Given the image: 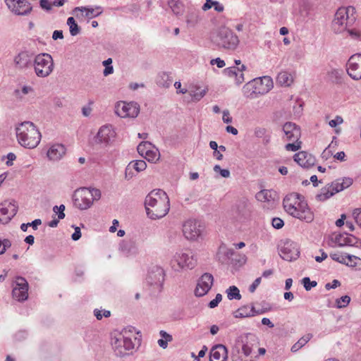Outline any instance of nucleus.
<instances>
[{"label":"nucleus","mask_w":361,"mask_h":361,"mask_svg":"<svg viewBox=\"0 0 361 361\" xmlns=\"http://www.w3.org/2000/svg\"><path fill=\"white\" fill-rule=\"evenodd\" d=\"M66 153V148L61 144L53 145L47 152V157L49 159L57 161L62 158Z\"/></svg>","instance_id":"c85d7f7f"},{"label":"nucleus","mask_w":361,"mask_h":361,"mask_svg":"<svg viewBox=\"0 0 361 361\" xmlns=\"http://www.w3.org/2000/svg\"><path fill=\"white\" fill-rule=\"evenodd\" d=\"M103 11L101 6H96L95 8L80 6L74 8L71 13L75 15L77 18H80V17H86L88 19H91L95 17L99 16L102 13Z\"/></svg>","instance_id":"5701e85b"},{"label":"nucleus","mask_w":361,"mask_h":361,"mask_svg":"<svg viewBox=\"0 0 361 361\" xmlns=\"http://www.w3.org/2000/svg\"><path fill=\"white\" fill-rule=\"evenodd\" d=\"M302 142L300 140L294 141L293 143H288L285 146V148L288 151L295 152L301 148Z\"/></svg>","instance_id":"3c124183"},{"label":"nucleus","mask_w":361,"mask_h":361,"mask_svg":"<svg viewBox=\"0 0 361 361\" xmlns=\"http://www.w3.org/2000/svg\"><path fill=\"white\" fill-rule=\"evenodd\" d=\"M39 6L47 12L52 9V4H50L49 0H39Z\"/></svg>","instance_id":"6e6d98bb"},{"label":"nucleus","mask_w":361,"mask_h":361,"mask_svg":"<svg viewBox=\"0 0 361 361\" xmlns=\"http://www.w3.org/2000/svg\"><path fill=\"white\" fill-rule=\"evenodd\" d=\"M34 54L28 51H20L13 59L15 68L23 70L31 67L33 64Z\"/></svg>","instance_id":"f3484780"},{"label":"nucleus","mask_w":361,"mask_h":361,"mask_svg":"<svg viewBox=\"0 0 361 361\" xmlns=\"http://www.w3.org/2000/svg\"><path fill=\"white\" fill-rule=\"evenodd\" d=\"M348 259V262L345 261V264L347 266L356 267L358 266V262L361 264V259L358 257L351 255H347L345 256V259Z\"/></svg>","instance_id":"37998d69"},{"label":"nucleus","mask_w":361,"mask_h":361,"mask_svg":"<svg viewBox=\"0 0 361 361\" xmlns=\"http://www.w3.org/2000/svg\"><path fill=\"white\" fill-rule=\"evenodd\" d=\"M214 282L213 276L209 273H204L198 280L195 294L197 297L206 295L211 289Z\"/></svg>","instance_id":"aec40b11"},{"label":"nucleus","mask_w":361,"mask_h":361,"mask_svg":"<svg viewBox=\"0 0 361 361\" xmlns=\"http://www.w3.org/2000/svg\"><path fill=\"white\" fill-rule=\"evenodd\" d=\"M147 167V164L144 160H137L131 161L126 169V176H128V171L132 169H135L137 172L144 171Z\"/></svg>","instance_id":"473e14b6"},{"label":"nucleus","mask_w":361,"mask_h":361,"mask_svg":"<svg viewBox=\"0 0 361 361\" xmlns=\"http://www.w3.org/2000/svg\"><path fill=\"white\" fill-rule=\"evenodd\" d=\"M347 73L349 76L355 80L361 79V54L352 55L347 63Z\"/></svg>","instance_id":"ddd939ff"},{"label":"nucleus","mask_w":361,"mask_h":361,"mask_svg":"<svg viewBox=\"0 0 361 361\" xmlns=\"http://www.w3.org/2000/svg\"><path fill=\"white\" fill-rule=\"evenodd\" d=\"M280 257L286 261L296 260L300 256V250L298 244L290 240L286 239L281 241L279 245Z\"/></svg>","instance_id":"0eeeda50"},{"label":"nucleus","mask_w":361,"mask_h":361,"mask_svg":"<svg viewBox=\"0 0 361 361\" xmlns=\"http://www.w3.org/2000/svg\"><path fill=\"white\" fill-rule=\"evenodd\" d=\"M342 185L344 187V189L348 188L350 187L353 183V180L351 178L345 177L343 178H341Z\"/></svg>","instance_id":"774afa93"},{"label":"nucleus","mask_w":361,"mask_h":361,"mask_svg":"<svg viewBox=\"0 0 361 361\" xmlns=\"http://www.w3.org/2000/svg\"><path fill=\"white\" fill-rule=\"evenodd\" d=\"M227 358V348L224 345L218 344L212 348L209 361H226Z\"/></svg>","instance_id":"bb28decb"},{"label":"nucleus","mask_w":361,"mask_h":361,"mask_svg":"<svg viewBox=\"0 0 361 361\" xmlns=\"http://www.w3.org/2000/svg\"><path fill=\"white\" fill-rule=\"evenodd\" d=\"M329 185V187H331V188L334 190L335 194L344 190V187L342 185L341 178H338Z\"/></svg>","instance_id":"49530a36"},{"label":"nucleus","mask_w":361,"mask_h":361,"mask_svg":"<svg viewBox=\"0 0 361 361\" xmlns=\"http://www.w3.org/2000/svg\"><path fill=\"white\" fill-rule=\"evenodd\" d=\"M140 112V106L137 102L129 103L121 102L116 106V113L122 118H135Z\"/></svg>","instance_id":"f8f14e48"},{"label":"nucleus","mask_w":361,"mask_h":361,"mask_svg":"<svg viewBox=\"0 0 361 361\" xmlns=\"http://www.w3.org/2000/svg\"><path fill=\"white\" fill-rule=\"evenodd\" d=\"M16 135L19 144L28 149L36 147L41 140L39 131L30 121H25L17 127Z\"/></svg>","instance_id":"7ed1b4c3"},{"label":"nucleus","mask_w":361,"mask_h":361,"mask_svg":"<svg viewBox=\"0 0 361 361\" xmlns=\"http://www.w3.org/2000/svg\"><path fill=\"white\" fill-rule=\"evenodd\" d=\"M212 40L216 46L224 49L234 50L239 44L238 36L229 28L222 27L212 36Z\"/></svg>","instance_id":"20e7f679"},{"label":"nucleus","mask_w":361,"mask_h":361,"mask_svg":"<svg viewBox=\"0 0 361 361\" xmlns=\"http://www.w3.org/2000/svg\"><path fill=\"white\" fill-rule=\"evenodd\" d=\"M67 25L69 27V31L71 36H76L80 32L81 28L77 24L73 17H69L67 19Z\"/></svg>","instance_id":"e433bc0d"},{"label":"nucleus","mask_w":361,"mask_h":361,"mask_svg":"<svg viewBox=\"0 0 361 361\" xmlns=\"http://www.w3.org/2000/svg\"><path fill=\"white\" fill-rule=\"evenodd\" d=\"M160 154L157 149L152 150V149H148L147 152H145V158L148 161L151 162H155L159 159Z\"/></svg>","instance_id":"a19ab883"},{"label":"nucleus","mask_w":361,"mask_h":361,"mask_svg":"<svg viewBox=\"0 0 361 361\" xmlns=\"http://www.w3.org/2000/svg\"><path fill=\"white\" fill-rule=\"evenodd\" d=\"M353 23L349 21L346 16V11L344 8H340L337 10L334 19L332 23L333 29L335 32L338 33L344 30L348 24Z\"/></svg>","instance_id":"412c9836"},{"label":"nucleus","mask_w":361,"mask_h":361,"mask_svg":"<svg viewBox=\"0 0 361 361\" xmlns=\"http://www.w3.org/2000/svg\"><path fill=\"white\" fill-rule=\"evenodd\" d=\"M14 284L12 295L14 299L19 302H23L28 298V288L29 285L27 280L22 276H17Z\"/></svg>","instance_id":"1a4fd4ad"},{"label":"nucleus","mask_w":361,"mask_h":361,"mask_svg":"<svg viewBox=\"0 0 361 361\" xmlns=\"http://www.w3.org/2000/svg\"><path fill=\"white\" fill-rule=\"evenodd\" d=\"M327 75L332 82L336 84L342 82V75H343L342 69H331L328 71Z\"/></svg>","instance_id":"f704fd0d"},{"label":"nucleus","mask_w":361,"mask_h":361,"mask_svg":"<svg viewBox=\"0 0 361 361\" xmlns=\"http://www.w3.org/2000/svg\"><path fill=\"white\" fill-rule=\"evenodd\" d=\"M312 337V334H307L300 338L297 343L291 347V351L295 353L303 347Z\"/></svg>","instance_id":"4c0bfd02"},{"label":"nucleus","mask_w":361,"mask_h":361,"mask_svg":"<svg viewBox=\"0 0 361 361\" xmlns=\"http://www.w3.org/2000/svg\"><path fill=\"white\" fill-rule=\"evenodd\" d=\"M120 247L123 252L126 253H130L136 248L135 242L133 240H123L121 243Z\"/></svg>","instance_id":"58836bf2"},{"label":"nucleus","mask_w":361,"mask_h":361,"mask_svg":"<svg viewBox=\"0 0 361 361\" xmlns=\"http://www.w3.org/2000/svg\"><path fill=\"white\" fill-rule=\"evenodd\" d=\"M302 196L298 193L286 196L283 201L285 211L295 218L311 222L314 219L313 213L307 202L302 200Z\"/></svg>","instance_id":"f03ea898"},{"label":"nucleus","mask_w":361,"mask_h":361,"mask_svg":"<svg viewBox=\"0 0 361 361\" xmlns=\"http://www.w3.org/2000/svg\"><path fill=\"white\" fill-rule=\"evenodd\" d=\"M8 8L16 15L27 16L32 11V6L27 0H4Z\"/></svg>","instance_id":"9b49d317"},{"label":"nucleus","mask_w":361,"mask_h":361,"mask_svg":"<svg viewBox=\"0 0 361 361\" xmlns=\"http://www.w3.org/2000/svg\"><path fill=\"white\" fill-rule=\"evenodd\" d=\"M152 144L149 142H142L137 147V152L142 156L145 157V152L151 149Z\"/></svg>","instance_id":"c03bdc74"},{"label":"nucleus","mask_w":361,"mask_h":361,"mask_svg":"<svg viewBox=\"0 0 361 361\" xmlns=\"http://www.w3.org/2000/svg\"><path fill=\"white\" fill-rule=\"evenodd\" d=\"M335 193L334 190L329 187V185H326L325 187L321 189L319 194L316 195V199L318 201H325L332 197Z\"/></svg>","instance_id":"72a5a7b5"},{"label":"nucleus","mask_w":361,"mask_h":361,"mask_svg":"<svg viewBox=\"0 0 361 361\" xmlns=\"http://www.w3.org/2000/svg\"><path fill=\"white\" fill-rule=\"evenodd\" d=\"M183 232L187 239L196 240L201 233L200 226L195 220H188L183 226Z\"/></svg>","instance_id":"4be33fe9"},{"label":"nucleus","mask_w":361,"mask_h":361,"mask_svg":"<svg viewBox=\"0 0 361 361\" xmlns=\"http://www.w3.org/2000/svg\"><path fill=\"white\" fill-rule=\"evenodd\" d=\"M18 206L16 202H5L0 207V223L7 224L17 214Z\"/></svg>","instance_id":"6ab92c4d"},{"label":"nucleus","mask_w":361,"mask_h":361,"mask_svg":"<svg viewBox=\"0 0 361 361\" xmlns=\"http://www.w3.org/2000/svg\"><path fill=\"white\" fill-rule=\"evenodd\" d=\"M343 122V119L340 116H336L335 119L331 120L329 123V126L332 128L337 126L338 124H341Z\"/></svg>","instance_id":"052dcab7"},{"label":"nucleus","mask_w":361,"mask_h":361,"mask_svg":"<svg viewBox=\"0 0 361 361\" xmlns=\"http://www.w3.org/2000/svg\"><path fill=\"white\" fill-rule=\"evenodd\" d=\"M330 257L333 260L336 262H338L341 264H345V257L344 256H341L338 253H331Z\"/></svg>","instance_id":"4d7b16f0"},{"label":"nucleus","mask_w":361,"mask_h":361,"mask_svg":"<svg viewBox=\"0 0 361 361\" xmlns=\"http://www.w3.org/2000/svg\"><path fill=\"white\" fill-rule=\"evenodd\" d=\"M277 82H279L281 85L288 87L293 82V78L290 73L286 71H282L278 74L277 76Z\"/></svg>","instance_id":"2f4dec72"},{"label":"nucleus","mask_w":361,"mask_h":361,"mask_svg":"<svg viewBox=\"0 0 361 361\" xmlns=\"http://www.w3.org/2000/svg\"><path fill=\"white\" fill-rule=\"evenodd\" d=\"M331 240L337 244L338 247L343 246H361V240L355 236L348 234L347 233L336 234L334 237H331Z\"/></svg>","instance_id":"a211bd4d"},{"label":"nucleus","mask_w":361,"mask_h":361,"mask_svg":"<svg viewBox=\"0 0 361 361\" xmlns=\"http://www.w3.org/2000/svg\"><path fill=\"white\" fill-rule=\"evenodd\" d=\"M226 292L227 293V297L230 300L233 299L240 300L241 298L240 290L235 286H230Z\"/></svg>","instance_id":"ea45409f"},{"label":"nucleus","mask_w":361,"mask_h":361,"mask_svg":"<svg viewBox=\"0 0 361 361\" xmlns=\"http://www.w3.org/2000/svg\"><path fill=\"white\" fill-rule=\"evenodd\" d=\"M344 10L346 11V16L349 18V21L353 23L355 20V17L354 14L355 13V9L353 6H348L347 8H344Z\"/></svg>","instance_id":"864d4df0"},{"label":"nucleus","mask_w":361,"mask_h":361,"mask_svg":"<svg viewBox=\"0 0 361 361\" xmlns=\"http://www.w3.org/2000/svg\"><path fill=\"white\" fill-rule=\"evenodd\" d=\"M255 341V337L251 334H246L238 336L235 341V347L242 349L243 353L248 357L252 353V350Z\"/></svg>","instance_id":"2eb2a0df"},{"label":"nucleus","mask_w":361,"mask_h":361,"mask_svg":"<svg viewBox=\"0 0 361 361\" xmlns=\"http://www.w3.org/2000/svg\"><path fill=\"white\" fill-rule=\"evenodd\" d=\"M73 202L74 206L80 210L90 208L92 205V201L90 198L87 188L76 190L73 195Z\"/></svg>","instance_id":"9d476101"},{"label":"nucleus","mask_w":361,"mask_h":361,"mask_svg":"<svg viewBox=\"0 0 361 361\" xmlns=\"http://www.w3.org/2000/svg\"><path fill=\"white\" fill-rule=\"evenodd\" d=\"M145 207L149 218L154 220L161 219L169 211V198L164 190H153L145 197Z\"/></svg>","instance_id":"f257e3e1"},{"label":"nucleus","mask_w":361,"mask_h":361,"mask_svg":"<svg viewBox=\"0 0 361 361\" xmlns=\"http://www.w3.org/2000/svg\"><path fill=\"white\" fill-rule=\"evenodd\" d=\"M271 224L274 228L280 229L284 226V222L279 217H274L272 219Z\"/></svg>","instance_id":"5fc2aeb1"},{"label":"nucleus","mask_w":361,"mask_h":361,"mask_svg":"<svg viewBox=\"0 0 361 361\" xmlns=\"http://www.w3.org/2000/svg\"><path fill=\"white\" fill-rule=\"evenodd\" d=\"M224 73L229 77H234V76L235 77V76H237L238 71H237L236 67L233 66V67H229V68L224 69Z\"/></svg>","instance_id":"bf43d9fd"},{"label":"nucleus","mask_w":361,"mask_h":361,"mask_svg":"<svg viewBox=\"0 0 361 361\" xmlns=\"http://www.w3.org/2000/svg\"><path fill=\"white\" fill-rule=\"evenodd\" d=\"M2 247L0 250V253H4L7 248L11 246V243L8 239H4L1 240Z\"/></svg>","instance_id":"69168bd1"},{"label":"nucleus","mask_w":361,"mask_h":361,"mask_svg":"<svg viewBox=\"0 0 361 361\" xmlns=\"http://www.w3.org/2000/svg\"><path fill=\"white\" fill-rule=\"evenodd\" d=\"M251 212V204L247 198H242L238 201L235 205V213L237 218L245 219Z\"/></svg>","instance_id":"a878e982"},{"label":"nucleus","mask_w":361,"mask_h":361,"mask_svg":"<svg viewBox=\"0 0 361 361\" xmlns=\"http://www.w3.org/2000/svg\"><path fill=\"white\" fill-rule=\"evenodd\" d=\"M168 4L176 15H181L184 11L183 4L179 0H168Z\"/></svg>","instance_id":"c9c22d12"},{"label":"nucleus","mask_w":361,"mask_h":361,"mask_svg":"<svg viewBox=\"0 0 361 361\" xmlns=\"http://www.w3.org/2000/svg\"><path fill=\"white\" fill-rule=\"evenodd\" d=\"M111 343L116 356L120 357L128 355L127 351L133 350L135 345L131 338L127 336L126 329L121 333L112 334Z\"/></svg>","instance_id":"39448f33"},{"label":"nucleus","mask_w":361,"mask_h":361,"mask_svg":"<svg viewBox=\"0 0 361 361\" xmlns=\"http://www.w3.org/2000/svg\"><path fill=\"white\" fill-rule=\"evenodd\" d=\"M276 194L274 191L269 190H262L256 194V198L260 202H274Z\"/></svg>","instance_id":"7c9ffc66"},{"label":"nucleus","mask_w":361,"mask_h":361,"mask_svg":"<svg viewBox=\"0 0 361 361\" xmlns=\"http://www.w3.org/2000/svg\"><path fill=\"white\" fill-rule=\"evenodd\" d=\"M165 273L164 269L159 266L152 267L146 278L147 283L160 292L162 289L163 283L164 281Z\"/></svg>","instance_id":"6e6552de"},{"label":"nucleus","mask_w":361,"mask_h":361,"mask_svg":"<svg viewBox=\"0 0 361 361\" xmlns=\"http://www.w3.org/2000/svg\"><path fill=\"white\" fill-rule=\"evenodd\" d=\"M196 259L192 252H176L173 257L172 262H176L178 268H188L192 269L196 264Z\"/></svg>","instance_id":"dca6fc26"},{"label":"nucleus","mask_w":361,"mask_h":361,"mask_svg":"<svg viewBox=\"0 0 361 361\" xmlns=\"http://www.w3.org/2000/svg\"><path fill=\"white\" fill-rule=\"evenodd\" d=\"M207 91V87L202 89L200 86L195 85L188 90V94L191 97L192 102H198L206 94Z\"/></svg>","instance_id":"c756f323"},{"label":"nucleus","mask_w":361,"mask_h":361,"mask_svg":"<svg viewBox=\"0 0 361 361\" xmlns=\"http://www.w3.org/2000/svg\"><path fill=\"white\" fill-rule=\"evenodd\" d=\"M263 80L253 79L243 86L244 94L247 97H252L253 94H262L259 85H262Z\"/></svg>","instance_id":"cd10ccee"},{"label":"nucleus","mask_w":361,"mask_h":361,"mask_svg":"<svg viewBox=\"0 0 361 361\" xmlns=\"http://www.w3.org/2000/svg\"><path fill=\"white\" fill-rule=\"evenodd\" d=\"M94 316L99 320L102 319L103 317H109L111 315V312L109 310H104V313H101V311L99 310H94Z\"/></svg>","instance_id":"13d9d810"},{"label":"nucleus","mask_w":361,"mask_h":361,"mask_svg":"<svg viewBox=\"0 0 361 361\" xmlns=\"http://www.w3.org/2000/svg\"><path fill=\"white\" fill-rule=\"evenodd\" d=\"M283 131L288 140L298 141L301 136L300 128L292 122H286L283 126Z\"/></svg>","instance_id":"393cba45"},{"label":"nucleus","mask_w":361,"mask_h":361,"mask_svg":"<svg viewBox=\"0 0 361 361\" xmlns=\"http://www.w3.org/2000/svg\"><path fill=\"white\" fill-rule=\"evenodd\" d=\"M258 80H263L262 85L264 83L266 84V88L261 89L262 94H263L265 92H268L273 86L272 85V80L270 77L269 76H264L263 78H259Z\"/></svg>","instance_id":"8fccbe9b"},{"label":"nucleus","mask_w":361,"mask_h":361,"mask_svg":"<svg viewBox=\"0 0 361 361\" xmlns=\"http://www.w3.org/2000/svg\"><path fill=\"white\" fill-rule=\"evenodd\" d=\"M302 283L306 290H310L312 288L317 285V281H311L309 277H305L302 279Z\"/></svg>","instance_id":"de8ad7c7"},{"label":"nucleus","mask_w":361,"mask_h":361,"mask_svg":"<svg viewBox=\"0 0 361 361\" xmlns=\"http://www.w3.org/2000/svg\"><path fill=\"white\" fill-rule=\"evenodd\" d=\"M340 286H341V282L337 279H334V280H333L331 283H326L325 285V288L326 290H330L331 288H336Z\"/></svg>","instance_id":"0e129e2a"},{"label":"nucleus","mask_w":361,"mask_h":361,"mask_svg":"<svg viewBox=\"0 0 361 361\" xmlns=\"http://www.w3.org/2000/svg\"><path fill=\"white\" fill-rule=\"evenodd\" d=\"M214 171L216 173H219L220 175L224 178H228L230 176V171L228 169H223L219 165H215L214 166Z\"/></svg>","instance_id":"603ef678"},{"label":"nucleus","mask_w":361,"mask_h":361,"mask_svg":"<svg viewBox=\"0 0 361 361\" xmlns=\"http://www.w3.org/2000/svg\"><path fill=\"white\" fill-rule=\"evenodd\" d=\"M89 191V195L90 200L92 201H97L101 198V191L99 189L94 188H87Z\"/></svg>","instance_id":"a18cd8bd"},{"label":"nucleus","mask_w":361,"mask_h":361,"mask_svg":"<svg viewBox=\"0 0 361 361\" xmlns=\"http://www.w3.org/2000/svg\"><path fill=\"white\" fill-rule=\"evenodd\" d=\"M261 280V277H258L253 281V283L249 287V291L250 293H254L255 291L256 288L260 284Z\"/></svg>","instance_id":"e2e57ef3"},{"label":"nucleus","mask_w":361,"mask_h":361,"mask_svg":"<svg viewBox=\"0 0 361 361\" xmlns=\"http://www.w3.org/2000/svg\"><path fill=\"white\" fill-rule=\"evenodd\" d=\"M38 77L45 78L51 74L54 68V62L50 54L43 53L35 56L33 64Z\"/></svg>","instance_id":"423d86ee"},{"label":"nucleus","mask_w":361,"mask_h":361,"mask_svg":"<svg viewBox=\"0 0 361 361\" xmlns=\"http://www.w3.org/2000/svg\"><path fill=\"white\" fill-rule=\"evenodd\" d=\"M267 133V130L264 128H256L255 130V135L257 137H263Z\"/></svg>","instance_id":"338daca9"},{"label":"nucleus","mask_w":361,"mask_h":361,"mask_svg":"<svg viewBox=\"0 0 361 361\" xmlns=\"http://www.w3.org/2000/svg\"><path fill=\"white\" fill-rule=\"evenodd\" d=\"M293 158L294 161L300 166L307 169L313 166L316 161L315 157L312 154L305 151H301L295 154Z\"/></svg>","instance_id":"b1692460"},{"label":"nucleus","mask_w":361,"mask_h":361,"mask_svg":"<svg viewBox=\"0 0 361 361\" xmlns=\"http://www.w3.org/2000/svg\"><path fill=\"white\" fill-rule=\"evenodd\" d=\"M234 317L235 318L250 317L249 307L247 305L240 307L235 312Z\"/></svg>","instance_id":"79ce46f5"},{"label":"nucleus","mask_w":361,"mask_h":361,"mask_svg":"<svg viewBox=\"0 0 361 361\" xmlns=\"http://www.w3.org/2000/svg\"><path fill=\"white\" fill-rule=\"evenodd\" d=\"M353 215L357 224L361 226V208L355 209L353 211Z\"/></svg>","instance_id":"680f3d73"},{"label":"nucleus","mask_w":361,"mask_h":361,"mask_svg":"<svg viewBox=\"0 0 361 361\" xmlns=\"http://www.w3.org/2000/svg\"><path fill=\"white\" fill-rule=\"evenodd\" d=\"M350 301V298L348 295H344L338 298L336 301L337 307L342 308L346 307Z\"/></svg>","instance_id":"09e8293b"},{"label":"nucleus","mask_w":361,"mask_h":361,"mask_svg":"<svg viewBox=\"0 0 361 361\" xmlns=\"http://www.w3.org/2000/svg\"><path fill=\"white\" fill-rule=\"evenodd\" d=\"M116 133L110 125H104L100 127L96 136L94 137L96 144L109 145L115 137Z\"/></svg>","instance_id":"4468645a"}]
</instances>
